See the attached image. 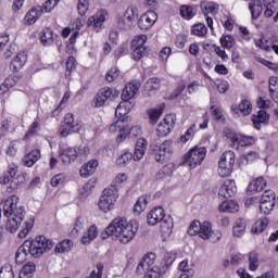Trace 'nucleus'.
<instances>
[{
  "mask_svg": "<svg viewBox=\"0 0 278 278\" xmlns=\"http://www.w3.org/2000/svg\"><path fill=\"white\" fill-rule=\"evenodd\" d=\"M139 227L140 224L136 219L127 220L125 217H116L102 232V240L115 238L119 244H129L136 238Z\"/></svg>",
  "mask_w": 278,
  "mask_h": 278,
  "instance_id": "f257e3e1",
  "label": "nucleus"
},
{
  "mask_svg": "<svg viewBox=\"0 0 278 278\" xmlns=\"http://www.w3.org/2000/svg\"><path fill=\"white\" fill-rule=\"evenodd\" d=\"M53 240L45 237L38 236L34 239H28L24 241V243L17 249L15 254L16 264H24L27 262V255H31L35 260H38L45 255V253H49L53 249Z\"/></svg>",
  "mask_w": 278,
  "mask_h": 278,
  "instance_id": "f03ea898",
  "label": "nucleus"
},
{
  "mask_svg": "<svg viewBox=\"0 0 278 278\" xmlns=\"http://www.w3.org/2000/svg\"><path fill=\"white\" fill-rule=\"evenodd\" d=\"M189 236H199L201 240H208L213 244L220 241L223 232L220 230H213L212 223L193 220L188 228Z\"/></svg>",
  "mask_w": 278,
  "mask_h": 278,
  "instance_id": "7ed1b4c3",
  "label": "nucleus"
},
{
  "mask_svg": "<svg viewBox=\"0 0 278 278\" xmlns=\"http://www.w3.org/2000/svg\"><path fill=\"white\" fill-rule=\"evenodd\" d=\"M110 134L117 135L116 142H125L129 136L132 138H138V136H142V127L140 126H130L127 119L119 118L115 121L109 127Z\"/></svg>",
  "mask_w": 278,
  "mask_h": 278,
  "instance_id": "20e7f679",
  "label": "nucleus"
},
{
  "mask_svg": "<svg viewBox=\"0 0 278 278\" xmlns=\"http://www.w3.org/2000/svg\"><path fill=\"white\" fill-rule=\"evenodd\" d=\"M116 201H118V190L114 188L104 189L98 201V207L103 214H110L116 207Z\"/></svg>",
  "mask_w": 278,
  "mask_h": 278,
  "instance_id": "39448f33",
  "label": "nucleus"
},
{
  "mask_svg": "<svg viewBox=\"0 0 278 278\" xmlns=\"http://www.w3.org/2000/svg\"><path fill=\"white\" fill-rule=\"evenodd\" d=\"M206 155L207 149H205V147H195L193 149H190L184 155V164L185 166L194 169L198 166H201V164H203V161L205 160Z\"/></svg>",
  "mask_w": 278,
  "mask_h": 278,
  "instance_id": "423d86ee",
  "label": "nucleus"
},
{
  "mask_svg": "<svg viewBox=\"0 0 278 278\" xmlns=\"http://www.w3.org/2000/svg\"><path fill=\"white\" fill-rule=\"evenodd\" d=\"M236 164V153L233 151H226L219 156L217 175L219 177H230L233 173V165Z\"/></svg>",
  "mask_w": 278,
  "mask_h": 278,
  "instance_id": "0eeeda50",
  "label": "nucleus"
},
{
  "mask_svg": "<svg viewBox=\"0 0 278 278\" xmlns=\"http://www.w3.org/2000/svg\"><path fill=\"white\" fill-rule=\"evenodd\" d=\"M81 129V121L75 117L73 113H66L61 124L59 134L62 138L71 136V134H78Z\"/></svg>",
  "mask_w": 278,
  "mask_h": 278,
  "instance_id": "6e6552de",
  "label": "nucleus"
},
{
  "mask_svg": "<svg viewBox=\"0 0 278 278\" xmlns=\"http://www.w3.org/2000/svg\"><path fill=\"white\" fill-rule=\"evenodd\" d=\"M225 138L230 140L232 149H240V147H251L255 142V137L236 134L231 129H226L224 131Z\"/></svg>",
  "mask_w": 278,
  "mask_h": 278,
  "instance_id": "1a4fd4ad",
  "label": "nucleus"
},
{
  "mask_svg": "<svg viewBox=\"0 0 278 278\" xmlns=\"http://www.w3.org/2000/svg\"><path fill=\"white\" fill-rule=\"evenodd\" d=\"M119 94L121 92L117 89L104 87L97 92L91 101V105L92 108H102L106 101H114Z\"/></svg>",
  "mask_w": 278,
  "mask_h": 278,
  "instance_id": "9d476101",
  "label": "nucleus"
},
{
  "mask_svg": "<svg viewBox=\"0 0 278 278\" xmlns=\"http://www.w3.org/2000/svg\"><path fill=\"white\" fill-rule=\"evenodd\" d=\"M110 14L105 10H99L87 18L86 26L92 31L99 34L103 29V24L108 21Z\"/></svg>",
  "mask_w": 278,
  "mask_h": 278,
  "instance_id": "9b49d317",
  "label": "nucleus"
},
{
  "mask_svg": "<svg viewBox=\"0 0 278 278\" xmlns=\"http://www.w3.org/2000/svg\"><path fill=\"white\" fill-rule=\"evenodd\" d=\"M18 195H11L2 202V212L4 216H14L16 214H25V208L18 205Z\"/></svg>",
  "mask_w": 278,
  "mask_h": 278,
  "instance_id": "f8f14e48",
  "label": "nucleus"
},
{
  "mask_svg": "<svg viewBox=\"0 0 278 278\" xmlns=\"http://www.w3.org/2000/svg\"><path fill=\"white\" fill-rule=\"evenodd\" d=\"M275 192L268 190L265 191L262 197H261V204H260V210L262 214L268 215L275 210V204L277 203Z\"/></svg>",
  "mask_w": 278,
  "mask_h": 278,
  "instance_id": "ddd939ff",
  "label": "nucleus"
},
{
  "mask_svg": "<svg viewBox=\"0 0 278 278\" xmlns=\"http://www.w3.org/2000/svg\"><path fill=\"white\" fill-rule=\"evenodd\" d=\"M175 129V116L174 115H166L157 125L156 134L161 138H164V136H168L170 131Z\"/></svg>",
  "mask_w": 278,
  "mask_h": 278,
  "instance_id": "4468645a",
  "label": "nucleus"
},
{
  "mask_svg": "<svg viewBox=\"0 0 278 278\" xmlns=\"http://www.w3.org/2000/svg\"><path fill=\"white\" fill-rule=\"evenodd\" d=\"M155 260H156L155 253L146 254L137 265V268H136L137 275H144L147 270H151L155 268Z\"/></svg>",
  "mask_w": 278,
  "mask_h": 278,
  "instance_id": "2eb2a0df",
  "label": "nucleus"
},
{
  "mask_svg": "<svg viewBox=\"0 0 278 278\" xmlns=\"http://www.w3.org/2000/svg\"><path fill=\"white\" fill-rule=\"evenodd\" d=\"M238 193V186L236 185V180L227 179L220 186L218 190V197L222 199H231V197H236Z\"/></svg>",
  "mask_w": 278,
  "mask_h": 278,
  "instance_id": "dca6fc26",
  "label": "nucleus"
},
{
  "mask_svg": "<svg viewBox=\"0 0 278 278\" xmlns=\"http://www.w3.org/2000/svg\"><path fill=\"white\" fill-rule=\"evenodd\" d=\"M156 21L157 13H155V11H148L140 16L138 27L147 31V29H151V27L155 25Z\"/></svg>",
  "mask_w": 278,
  "mask_h": 278,
  "instance_id": "f3484780",
  "label": "nucleus"
},
{
  "mask_svg": "<svg viewBox=\"0 0 278 278\" xmlns=\"http://www.w3.org/2000/svg\"><path fill=\"white\" fill-rule=\"evenodd\" d=\"M166 212L162 206H157L152 208L148 215H147V223L148 225H151L152 227H155V225H159V223L162 224V222L166 218Z\"/></svg>",
  "mask_w": 278,
  "mask_h": 278,
  "instance_id": "a211bd4d",
  "label": "nucleus"
},
{
  "mask_svg": "<svg viewBox=\"0 0 278 278\" xmlns=\"http://www.w3.org/2000/svg\"><path fill=\"white\" fill-rule=\"evenodd\" d=\"M173 155V143L170 141H164L159 146V150L155 153L156 162H166Z\"/></svg>",
  "mask_w": 278,
  "mask_h": 278,
  "instance_id": "6ab92c4d",
  "label": "nucleus"
},
{
  "mask_svg": "<svg viewBox=\"0 0 278 278\" xmlns=\"http://www.w3.org/2000/svg\"><path fill=\"white\" fill-rule=\"evenodd\" d=\"M231 111L236 116H249L253 112V104L249 100H242L231 105Z\"/></svg>",
  "mask_w": 278,
  "mask_h": 278,
  "instance_id": "aec40b11",
  "label": "nucleus"
},
{
  "mask_svg": "<svg viewBox=\"0 0 278 278\" xmlns=\"http://www.w3.org/2000/svg\"><path fill=\"white\" fill-rule=\"evenodd\" d=\"M7 231L10 233H16L21 225H23V218H25V213H20L16 215H7Z\"/></svg>",
  "mask_w": 278,
  "mask_h": 278,
  "instance_id": "412c9836",
  "label": "nucleus"
},
{
  "mask_svg": "<svg viewBox=\"0 0 278 278\" xmlns=\"http://www.w3.org/2000/svg\"><path fill=\"white\" fill-rule=\"evenodd\" d=\"M138 90H140V83H128L122 92V101H131L138 94Z\"/></svg>",
  "mask_w": 278,
  "mask_h": 278,
  "instance_id": "4be33fe9",
  "label": "nucleus"
},
{
  "mask_svg": "<svg viewBox=\"0 0 278 278\" xmlns=\"http://www.w3.org/2000/svg\"><path fill=\"white\" fill-rule=\"evenodd\" d=\"M99 236V228L96 224H92L87 228V230L83 233V237L80 238V244L84 247H88L93 240H97V237Z\"/></svg>",
  "mask_w": 278,
  "mask_h": 278,
  "instance_id": "5701e85b",
  "label": "nucleus"
},
{
  "mask_svg": "<svg viewBox=\"0 0 278 278\" xmlns=\"http://www.w3.org/2000/svg\"><path fill=\"white\" fill-rule=\"evenodd\" d=\"M27 64V52L26 51H20L15 58L12 59L10 63V68L14 73H18L23 66Z\"/></svg>",
  "mask_w": 278,
  "mask_h": 278,
  "instance_id": "b1692460",
  "label": "nucleus"
},
{
  "mask_svg": "<svg viewBox=\"0 0 278 278\" xmlns=\"http://www.w3.org/2000/svg\"><path fill=\"white\" fill-rule=\"evenodd\" d=\"M173 217L167 215V217H165L160 225V233L163 241H166L168 238H170V235L173 233Z\"/></svg>",
  "mask_w": 278,
  "mask_h": 278,
  "instance_id": "393cba45",
  "label": "nucleus"
},
{
  "mask_svg": "<svg viewBox=\"0 0 278 278\" xmlns=\"http://www.w3.org/2000/svg\"><path fill=\"white\" fill-rule=\"evenodd\" d=\"M148 144L149 143L147 142V139H144V138H139L136 141L135 148H134V154H132L135 162H140V160H142V157H144V153H147Z\"/></svg>",
  "mask_w": 278,
  "mask_h": 278,
  "instance_id": "a878e982",
  "label": "nucleus"
},
{
  "mask_svg": "<svg viewBox=\"0 0 278 278\" xmlns=\"http://www.w3.org/2000/svg\"><path fill=\"white\" fill-rule=\"evenodd\" d=\"M59 157L65 166H68V164H72L77 159V148H65L61 150Z\"/></svg>",
  "mask_w": 278,
  "mask_h": 278,
  "instance_id": "bb28decb",
  "label": "nucleus"
},
{
  "mask_svg": "<svg viewBox=\"0 0 278 278\" xmlns=\"http://www.w3.org/2000/svg\"><path fill=\"white\" fill-rule=\"evenodd\" d=\"M164 103H161L154 108H151L147 111L149 121H150V125H157V122L160 121V118L162 117V115L164 114Z\"/></svg>",
  "mask_w": 278,
  "mask_h": 278,
  "instance_id": "cd10ccee",
  "label": "nucleus"
},
{
  "mask_svg": "<svg viewBox=\"0 0 278 278\" xmlns=\"http://www.w3.org/2000/svg\"><path fill=\"white\" fill-rule=\"evenodd\" d=\"M42 16V9L40 7H35L30 9L23 18L24 25H34L38 18Z\"/></svg>",
  "mask_w": 278,
  "mask_h": 278,
  "instance_id": "c85d7f7f",
  "label": "nucleus"
},
{
  "mask_svg": "<svg viewBox=\"0 0 278 278\" xmlns=\"http://www.w3.org/2000/svg\"><path fill=\"white\" fill-rule=\"evenodd\" d=\"M55 38H58V35H54L49 27L43 28L39 35V40L43 47H51L55 42Z\"/></svg>",
  "mask_w": 278,
  "mask_h": 278,
  "instance_id": "c756f323",
  "label": "nucleus"
},
{
  "mask_svg": "<svg viewBox=\"0 0 278 278\" xmlns=\"http://www.w3.org/2000/svg\"><path fill=\"white\" fill-rule=\"evenodd\" d=\"M266 184L264 177H258L252 180L248 186L247 194H257V192H262V190L266 188Z\"/></svg>",
  "mask_w": 278,
  "mask_h": 278,
  "instance_id": "7c9ffc66",
  "label": "nucleus"
},
{
  "mask_svg": "<svg viewBox=\"0 0 278 278\" xmlns=\"http://www.w3.org/2000/svg\"><path fill=\"white\" fill-rule=\"evenodd\" d=\"M149 205V195H140L134 204L132 212L135 216H140L147 212Z\"/></svg>",
  "mask_w": 278,
  "mask_h": 278,
  "instance_id": "2f4dec72",
  "label": "nucleus"
},
{
  "mask_svg": "<svg viewBox=\"0 0 278 278\" xmlns=\"http://www.w3.org/2000/svg\"><path fill=\"white\" fill-rule=\"evenodd\" d=\"M129 184V174L125 172L117 173L111 182L112 188H116L118 190L119 188H125Z\"/></svg>",
  "mask_w": 278,
  "mask_h": 278,
  "instance_id": "473e14b6",
  "label": "nucleus"
},
{
  "mask_svg": "<svg viewBox=\"0 0 278 278\" xmlns=\"http://www.w3.org/2000/svg\"><path fill=\"white\" fill-rule=\"evenodd\" d=\"M97 168H99V161L91 160L88 163L84 164L79 170L80 177H90V175H94L97 173Z\"/></svg>",
  "mask_w": 278,
  "mask_h": 278,
  "instance_id": "72a5a7b5",
  "label": "nucleus"
},
{
  "mask_svg": "<svg viewBox=\"0 0 278 278\" xmlns=\"http://www.w3.org/2000/svg\"><path fill=\"white\" fill-rule=\"evenodd\" d=\"M73 240L63 239L55 244L54 253H58L59 255H64V253H71V251H73Z\"/></svg>",
  "mask_w": 278,
  "mask_h": 278,
  "instance_id": "f704fd0d",
  "label": "nucleus"
},
{
  "mask_svg": "<svg viewBox=\"0 0 278 278\" xmlns=\"http://www.w3.org/2000/svg\"><path fill=\"white\" fill-rule=\"evenodd\" d=\"M160 88H162V81L160 80V78L153 77L148 79L144 92L148 97H153V94H155V92H157Z\"/></svg>",
  "mask_w": 278,
  "mask_h": 278,
  "instance_id": "c9c22d12",
  "label": "nucleus"
},
{
  "mask_svg": "<svg viewBox=\"0 0 278 278\" xmlns=\"http://www.w3.org/2000/svg\"><path fill=\"white\" fill-rule=\"evenodd\" d=\"M218 212L236 214V212H240V204H238V202L235 200L224 201L222 204H219Z\"/></svg>",
  "mask_w": 278,
  "mask_h": 278,
  "instance_id": "e433bc0d",
  "label": "nucleus"
},
{
  "mask_svg": "<svg viewBox=\"0 0 278 278\" xmlns=\"http://www.w3.org/2000/svg\"><path fill=\"white\" fill-rule=\"evenodd\" d=\"M134 110V103L129 100H123L115 109V116H127Z\"/></svg>",
  "mask_w": 278,
  "mask_h": 278,
  "instance_id": "4c0bfd02",
  "label": "nucleus"
},
{
  "mask_svg": "<svg viewBox=\"0 0 278 278\" xmlns=\"http://www.w3.org/2000/svg\"><path fill=\"white\" fill-rule=\"evenodd\" d=\"M270 116L266 113V111H258L257 115L252 116V123L255 129H262V125H266L269 121Z\"/></svg>",
  "mask_w": 278,
  "mask_h": 278,
  "instance_id": "58836bf2",
  "label": "nucleus"
},
{
  "mask_svg": "<svg viewBox=\"0 0 278 278\" xmlns=\"http://www.w3.org/2000/svg\"><path fill=\"white\" fill-rule=\"evenodd\" d=\"M40 157V150H33L23 157V164L27 166V168H31Z\"/></svg>",
  "mask_w": 278,
  "mask_h": 278,
  "instance_id": "ea45409f",
  "label": "nucleus"
},
{
  "mask_svg": "<svg viewBox=\"0 0 278 278\" xmlns=\"http://www.w3.org/2000/svg\"><path fill=\"white\" fill-rule=\"evenodd\" d=\"M131 160H134V154L129 150H124L116 159L115 164L125 168Z\"/></svg>",
  "mask_w": 278,
  "mask_h": 278,
  "instance_id": "a19ab883",
  "label": "nucleus"
},
{
  "mask_svg": "<svg viewBox=\"0 0 278 278\" xmlns=\"http://www.w3.org/2000/svg\"><path fill=\"white\" fill-rule=\"evenodd\" d=\"M247 231V222L244 219H238L232 226V236L235 238H242Z\"/></svg>",
  "mask_w": 278,
  "mask_h": 278,
  "instance_id": "79ce46f5",
  "label": "nucleus"
},
{
  "mask_svg": "<svg viewBox=\"0 0 278 278\" xmlns=\"http://www.w3.org/2000/svg\"><path fill=\"white\" fill-rule=\"evenodd\" d=\"M162 275H166V266H157L148 269L143 273V278H161Z\"/></svg>",
  "mask_w": 278,
  "mask_h": 278,
  "instance_id": "37998d69",
  "label": "nucleus"
},
{
  "mask_svg": "<svg viewBox=\"0 0 278 278\" xmlns=\"http://www.w3.org/2000/svg\"><path fill=\"white\" fill-rule=\"evenodd\" d=\"M35 273L36 264L29 262L22 267L20 271V278H34Z\"/></svg>",
  "mask_w": 278,
  "mask_h": 278,
  "instance_id": "c03bdc74",
  "label": "nucleus"
},
{
  "mask_svg": "<svg viewBox=\"0 0 278 278\" xmlns=\"http://www.w3.org/2000/svg\"><path fill=\"white\" fill-rule=\"evenodd\" d=\"M175 164L168 163L167 165L163 166L155 175L156 179H164V177H170L173 173H175Z\"/></svg>",
  "mask_w": 278,
  "mask_h": 278,
  "instance_id": "a18cd8bd",
  "label": "nucleus"
},
{
  "mask_svg": "<svg viewBox=\"0 0 278 278\" xmlns=\"http://www.w3.org/2000/svg\"><path fill=\"white\" fill-rule=\"evenodd\" d=\"M267 227H268V219L266 217H264V218L256 220L253 224L251 231H252V233H262V231H264V229H266Z\"/></svg>",
  "mask_w": 278,
  "mask_h": 278,
  "instance_id": "49530a36",
  "label": "nucleus"
},
{
  "mask_svg": "<svg viewBox=\"0 0 278 278\" xmlns=\"http://www.w3.org/2000/svg\"><path fill=\"white\" fill-rule=\"evenodd\" d=\"M147 40H149L147 35L136 36L131 41V49H147V47H144V45H147Z\"/></svg>",
  "mask_w": 278,
  "mask_h": 278,
  "instance_id": "de8ad7c7",
  "label": "nucleus"
},
{
  "mask_svg": "<svg viewBox=\"0 0 278 278\" xmlns=\"http://www.w3.org/2000/svg\"><path fill=\"white\" fill-rule=\"evenodd\" d=\"M31 229H34V218L30 217L24 222V226L17 235L18 238H27Z\"/></svg>",
  "mask_w": 278,
  "mask_h": 278,
  "instance_id": "09e8293b",
  "label": "nucleus"
},
{
  "mask_svg": "<svg viewBox=\"0 0 278 278\" xmlns=\"http://www.w3.org/2000/svg\"><path fill=\"white\" fill-rule=\"evenodd\" d=\"M16 86V80L12 77L7 78L1 85H0V94H8L10 92L11 88H14Z\"/></svg>",
  "mask_w": 278,
  "mask_h": 278,
  "instance_id": "8fccbe9b",
  "label": "nucleus"
},
{
  "mask_svg": "<svg viewBox=\"0 0 278 278\" xmlns=\"http://www.w3.org/2000/svg\"><path fill=\"white\" fill-rule=\"evenodd\" d=\"M194 134H197V124H192L191 127L185 132V135L180 136L179 142L182 144L190 142V140L194 138Z\"/></svg>",
  "mask_w": 278,
  "mask_h": 278,
  "instance_id": "3c124183",
  "label": "nucleus"
},
{
  "mask_svg": "<svg viewBox=\"0 0 278 278\" xmlns=\"http://www.w3.org/2000/svg\"><path fill=\"white\" fill-rule=\"evenodd\" d=\"M62 0H47L41 7V14H49L50 12H53L55 8H58V3H60Z\"/></svg>",
  "mask_w": 278,
  "mask_h": 278,
  "instance_id": "603ef678",
  "label": "nucleus"
},
{
  "mask_svg": "<svg viewBox=\"0 0 278 278\" xmlns=\"http://www.w3.org/2000/svg\"><path fill=\"white\" fill-rule=\"evenodd\" d=\"M90 11V0H78L77 12L80 16H86Z\"/></svg>",
  "mask_w": 278,
  "mask_h": 278,
  "instance_id": "864d4df0",
  "label": "nucleus"
},
{
  "mask_svg": "<svg viewBox=\"0 0 278 278\" xmlns=\"http://www.w3.org/2000/svg\"><path fill=\"white\" fill-rule=\"evenodd\" d=\"M124 18L128 23H134V21H136V18H138V8H136V7L127 8L124 13Z\"/></svg>",
  "mask_w": 278,
  "mask_h": 278,
  "instance_id": "5fc2aeb1",
  "label": "nucleus"
},
{
  "mask_svg": "<svg viewBox=\"0 0 278 278\" xmlns=\"http://www.w3.org/2000/svg\"><path fill=\"white\" fill-rule=\"evenodd\" d=\"M220 45L223 49H233V45H236V38L231 35H224L220 38Z\"/></svg>",
  "mask_w": 278,
  "mask_h": 278,
  "instance_id": "6e6d98bb",
  "label": "nucleus"
},
{
  "mask_svg": "<svg viewBox=\"0 0 278 278\" xmlns=\"http://www.w3.org/2000/svg\"><path fill=\"white\" fill-rule=\"evenodd\" d=\"M257 268H260V256L257 253L251 252L249 254V269L255 271Z\"/></svg>",
  "mask_w": 278,
  "mask_h": 278,
  "instance_id": "4d7b16f0",
  "label": "nucleus"
},
{
  "mask_svg": "<svg viewBox=\"0 0 278 278\" xmlns=\"http://www.w3.org/2000/svg\"><path fill=\"white\" fill-rule=\"evenodd\" d=\"M191 34L193 36H199L200 38H203V36H206L207 34V27L204 26V24H195L191 27Z\"/></svg>",
  "mask_w": 278,
  "mask_h": 278,
  "instance_id": "13d9d810",
  "label": "nucleus"
},
{
  "mask_svg": "<svg viewBox=\"0 0 278 278\" xmlns=\"http://www.w3.org/2000/svg\"><path fill=\"white\" fill-rule=\"evenodd\" d=\"M92 188H94V186L90 181L83 185L78 190V194L80 199H86V197H90V193L92 192Z\"/></svg>",
  "mask_w": 278,
  "mask_h": 278,
  "instance_id": "bf43d9fd",
  "label": "nucleus"
},
{
  "mask_svg": "<svg viewBox=\"0 0 278 278\" xmlns=\"http://www.w3.org/2000/svg\"><path fill=\"white\" fill-rule=\"evenodd\" d=\"M16 153H18V141H11L5 149V155L15 157Z\"/></svg>",
  "mask_w": 278,
  "mask_h": 278,
  "instance_id": "052dcab7",
  "label": "nucleus"
},
{
  "mask_svg": "<svg viewBox=\"0 0 278 278\" xmlns=\"http://www.w3.org/2000/svg\"><path fill=\"white\" fill-rule=\"evenodd\" d=\"M175 260H177V252L172 251V252H167L165 253L164 256V264L161 266H165L166 270H168V266H172L173 262H175Z\"/></svg>",
  "mask_w": 278,
  "mask_h": 278,
  "instance_id": "680f3d73",
  "label": "nucleus"
},
{
  "mask_svg": "<svg viewBox=\"0 0 278 278\" xmlns=\"http://www.w3.org/2000/svg\"><path fill=\"white\" fill-rule=\"evenodd\" d=\"M0 278H14V270L12 269V265L5 264L0 269Z\"/></svg>",
  "mask_w": 278,
  "mask_h": 278,
  "instance_id": "e2e57ef3",
  "label": "nucleus"
},
{
  "mask_svg": "<svg viewBox=\"0 0 278 278\" xmlns=\"http://www.w3.org/2000/svg\"><path fill=\"white\" fill-rule=\"evenodd\" d=\"M173 53V48L170 47H164L159 52V60L160 62H168V58H170Z\"/></svg>",
  "mask_w": 278,
  "mask_h": 278,
  "instance_id": "0e129e2a",
  "label": "nucleus"
},
{
  "mask_svg": "<svg viewBox=\"0 0 278 278\" xmlns=\"http://www.w3.org/2000/svg\"><path fill=\"white\" fill-rule=\"evenodd\" d=\"M121 75V71H118V67H112L105 75L106 81L109 84H112V81H116L118 79V76Z\"/></svg>",
  "mask_w": 278,
  "mask_h": 278,
  "instance_id": "69168bd1",
  "label": "nucleus"
},
{
  "mask_svg": "<svg viewBox=\"0 0 278 278\" xmlns=\"http://www.w3.org/2000/svg\"><path fill=\"white\" fill-rule=\"evenodd\" d=\"M131 58L135 62H138L144 58V53H147V48H131Z\"/></svg>",
  "mask_w": 278,
  "mask_h": 278,
  "instance_id": "338daca9",
  "label": "nucleus"
},
{
  "mask_svg": "<svg viewBox=\"0 0 278 278\" xmlns=\"http://www.w3.org/2000/svg\"><path fill=\"white\" fill-rule=\"evenodd\" d=\"M180 16L182 18H186V21H190L194 16V12L192 10V7L182 5L180 8Z\"/></svg>",
  "mask_w": 278,
  "mask_h": 278,
  "instance_id": "774afa93",
  "label": "nucleus"
}]
</instances>
